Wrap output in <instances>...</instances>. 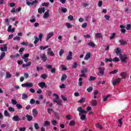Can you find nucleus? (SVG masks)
Returning <instances> with one entry per match:
<instances>
[{"mask_svg": "<svg viewBox=\"0 0 131 131\" xmlns=\"http://www.w3.org/2000/svg\"><path fill=\"white\" fill-rule=\"evenodd\" d=\"M31 65V62H29L26 64H23V67L25 68L26 67H28L30 66Z\"/></svg>", "mask_w": 131, "mask_h": 131, "instance_id": "37", "label": "nucleus"}, {"mask_svg": "<svg viewBox=\"0 0 131 131\" xmlns=\"http://www.w3.org/2000/svg\"><path fill=\"white\" fill-rule=\"evenodd\" d=\"M26 118H27L28 121H31L32 119H33V117L32 116H30L28 114L26 115Z\"/></svg>", "mask_w": 131, "mask_h": 131, "instance_id": "18", "label": "nucleus"}, {"mask_svg": "<svg viewBox=\"0 0 131 131\" xmlns=\"http://www.w3.org/2000/svg\"><path fill=\"white\" fill-rule=\"evenodd\" d=\"M67 78V75L66 74H63L61 78V81H65Z\"/></svg>", "mask_w": 131, "mask_h": 131, "instance_id": "21", "label": "nucleus"}, {"mask_svg": "<svg viewBox=\"0 0 131 131\" xmlns=\"http://www.w3.org/2000/svg\"><path fill=\"white\" fill-rule=\"evenodd\" d=\"M34 126L35 129H38L39 128V125H38V124L37 123H35L34 124Z\"/></svg>", "mask_w": 131, "mask_h": 131, "instance_id": "42", "label": "nucleus"}, {"mask_svg": "<svg viewBox=\"0 0 131 131\" xmlns=\"http://www.w3.org/2000/svg\"><path fill=\"white\" fill-rule=\"evenodd\" d=\"M2 47L1 48V51L2 52H7L8 51V47H7V44H4L2 45Z\"/></svg>", "mask_w": 131, "mask_h": 131, "instance_id": "9", "label": "nucleus"}, {"mask_svg": "<svg viewBox=\"0 0 131 131\" xmlns=\"http://www.w3.org/2000/svg\"><path fill=\"white\" fill-rule=\"evenodd\" d=\"M50 124H51V122L50 121H45L43 122V125L44 126H49L50 125Z\"/></svg>", "mask_w": 131, "mask_h": 131, "instance_id": "27", "label": "nucleus"}, {"mask_svg": "<svg viewBox=\"0 0 131 131\" xmlns=\"http://www.w3.org/2000/svg\"><path fill=\"white\" fill-rule=\"evenodd\" d=\"M77 110V111L80 112L81 114H86L88 113V112H86V111L83 110L82 107L81 106L78 107Z\"/></svg>", "mask_w": 131, "mask_h": 131, "instance_id": "8", "label": "nucleus"}, {"mask_svg": "<svg viewBox=\"0 0 131 131\" xmlns=\"http://www.w3.org/2000/svg\"><path fill=\"white\" fill-rule=\"evenodd\" d=\"M38 85H39L41 89H43V88H46V89H47V85L45 82H41L38 83Z\"/></svg>", "mask_w": 131, "mask_h": 131, "instance_id": "10", "label": "nucleus"}, {"mask_svg": "<svg viewBox=\"0 0 131 131\" xmlns=\"http://www.w3.org/2000/svg\"><path fill=\"white\" fill-rule=\"evenodd\" d=\"M113 62H119L120 61V59L118 58V57H115L113 59Z\"/></svg>", "mask_w": 131, "mask_h": 131, "instance_id": "49", "label": "nucleus"}, {"mask_svg": "<svg viewBox=\"0 0 131 131\" xmlns=\"http://www.w3.org/2000/svg\"><path fill=\"white\" fill-rule=\"evenodd\" d=\"M72 68H74V69H76V68H77V62H74L72 66Z\"/></svg>", "mask_w": 131, "mask_h": 131, "instance_id": "46", "label": "nucleus"}, {"mask_svg": "<svg viewBox=\"0 0 131 131\" xmlns=\"http://www.w3.org/2000/svg\"><path fill=\"white\" fill-rule=\"evenodd\" d=\"M98 70L99 72L97 73V75H99V76H102L105 74V70L104 69V68L99 67Z\"/></svg>", "mask_w": 131, "mask_h": 131, "instance_id": "5", "label": "nucleus"}, {"mask_svg": "<svg viewBox=\"0 0 131 131\" xmlns=\"http://www.w3.org/2000/svg\"><path fill=\"white\" fill-rule=\"evenodd\" d=\"M53 96H55L56 98V99L53 100V102H54V103H57V105H61L62 103V101H61V100H59V96L56 94L55 93L53 94Z\"/></svg>", "mask_w": 131, "mask_h": 131, "instance_id": "2", "label": "nucleus"}, {"mask_svg": "<svg viewBox=\"0 0 131 131\" xmlns=\"http://www.w3.org/2000/svg\"><path fill=\"white\" fill-rule=\"evenodd\" d=\"M78 86H82V78H79Z\"/></svg>", "mask_w": 131, "mask_h": 131, "instance_id": "31", "label": "nucleus"}, {"mask_svg": "<svg viewBox=\"0 0 131 131\" xmlns=\"http://www.w3.org/2000/svg\"><path fill=\"white\" fill-rule=\"evenodd\" d=\"M61 98L63 100V101H65L66 102H67L68 99H67V98L65 97V96L61 95Z\"/></svg>", "mask_w": 131, "mask_h": 131, "instance_id": "51", "label": "nucleus"}, {"mask_svg": "<svg viewBox=\"0 0 131 131\" xmlns=\"http://www.w3.org/2000/svg\"><path fill=\"white\" fill-rule=\"evenodd\" d=\"M91 58V53H87L84 57V60H89Z\"/></svg>", "mask_w": 131, "mask_h": 131, "instance_id": "26", "label": "nucleus"}, {"mask_svg": "<svg viewBox=\"0 0 131 131\" xmlns=\"http://www.w3.org/2000/svg\"><path fill=\"white\" fill-rule=\"evenodd\" d=\"M27 99H28V95L27 94H23L22 95V99L26 100Z\"/></svg>", "mask_w": 131, "mask_h": 131, "instance_id": "38", "label": "nucleus"}, {"mask_svg": "<svg viewBox=\"0 0 131 131\" xmlns=\"http://www.w3.org/2000/svg\"><path fill=\"white\" fill-rule=\"evenodd\" d=\"M72 52L69 51V55L67 56V60L70 61L71 60H72Z\"/></svg>", "mask_w": 131, "mask_h": 131, "instance_id": "16", "label": "nucleus"}, {"mask_svg": "<svg viewBox=\"0 0 131 131\" xmlns=\"http://www.w3.org/2000/svg\"><path fill=\"white\" fill-rule=\"evenodd\" d=\"M86 72H88V69H83L81 71V73H84L85 74V73H86Z\"/></svg>", "mask_w": 131, "mask_h": 131, "instance_id": "54", "label": "nucleus"}, {"mask_svg": "<svg viewBox=\"0 0 131 131\" xmlns=\"http://www.w3.org/2000/svg\"><path fill=\"white\" fill-rule=\"evenodd\" d=\"M4 57H6V52H3L1 53V55L0 56V61H2V60L4 59Z\"/></svg>", "mask_w": 131, "mask_h": 131, "instance_id": "25", "label": "nucleus"}, {"mask_svg": "<svg viewBox=\"0 0 131 131\" xmlns=\"http://www.w3.org/2000/svg\"><path fill=\"white\" fill-rule=\"evenodd\" d=\"M25 50V48H20L19 50V53L20 55H22V53H23V52H24V50Z\"/></svg>", "mask_w": 131, "mask_h": 131, "instance_id": "57", "label": "nucleus"}, {"mask_svg": "<svg viewBox=\"0 0 131 131\" xmlns=\"http://www.w3.org/2000/svg\"><path fill=\"white\" fill-rule=\"evenodd\" d=\"M38 38L40 40V41H41V39H42V37H43V34L40 33L38 36Z\"/></svg>", "mask_w": 131, "mask_h": 131, "instance_id": "55", "label": "nucleus"}, {"mask_svg": "<svg viewBox=\"0 0 131 131\" xmlns=\"http://www.w3.org/2000/svg\"><path fill=\"white\" fill-rule=\"evenodd\" d=\"M85 117H86V116L85 115L82 114L80 116L81 120H84V119H85Z\"/></svg>", "mask_w": 131, "mask_h": 131, "instance_id": "43", "label": "nucleus"}, {"mask_svg": "<svg viewBox=\"0 0 131 131\" xmlns=\"http://www.w3.org/2000/svg\"><path fill=\"white\" fill-rule=\"evenodd\" d=\"M34 38H35V41H34V45H36V43H37L38 41H40V40L39 39L38 37H37V36H34Z\"/></svg>", "mask_w": 131, "mask_h": 131, "instance_id": "24", "label": "nucleus"}, {"mask_svg": "<svg viewBox=\"0 0 131 131\" xmlns=\"http://www.w3.org/2000/svg\"><path fill=\"white\" fill-rule=\"evenodd\" d=\"M68 20H70V21H73V19H74L73 16L72 15L69 16L68 17Z\"/></svg>", "mask_w": 131, "mask_h": 131, "instance_id": "61", "label": "nucleus"}, {"mask_svg": "<svg viewBox=\"0 0 131 131\" xmlns=\"http://www.w3.org/2000/svg\"><path fill=\"white\" fill-rule=\"evenodd\" d=\"M45 67L47 68V69H51V73H56V69L53 68V66L50 64H45Z\"/></svg>", "mask_w": 131, "mask_h": 131, "instance_id": "4", "label": "nucleus"}, {"mask_svg": "<svg viewBox=\"0 0 131 131\" xmlns=\"http://www.w3.org/2000/svg\"><path fill=\"white\" fill-rule=\"evenodd\" d=\"M33 86V85L32 84V83L30 82V83H25L24 84H21V86L22 88H32V86Z\"/></svg>", "mask_w": 131, "mask_h": 131, "instance_id": "7", "label": "nucleus"}, {"mask_svg": "<svg viewBox=\"0 0 131 131\" xmlns=\"http://www.w3.org/2000/svg\"><path fill=\"white\" fill-rule=\"evenodd\" d=\"M85 102V98H84L83 97H81V98L78 100V103H84Z\"/></svg>", "mask_w": 131, "mask_h": 131, "instance_id": "28", "label": "nucleus"}, {"mask_svg": "<svg viewBox=\"0 0 131 131\" xmlns=\"http://www.w3.org/2000/svg\"><path fill=\"white\" fill-rule=\"evenodd\" d=\"M26 4V5H27V6H29V7H31V6H34V8H36V5L38 4V1L37 0H35V1H32L31 2L29 1H27Z\"/></svg>", "mask_w": 131, "mask_h": 131, "instance_id": "1", "label": "nucleus"}, {"mask_svg": "<svg viewBox=\"0 0 131 131\" xmlns=\"http://www.w3.org/2000/svg\"><path fill=\"white\" fill-rule=\"evenodd\" d=\"M32 113H33V115L34 116V117H35V116H36V115H37V114H38V112H37V111L36 109H33L32 110Z\"/></svg>", "mask_w": 131, "mask_h": 131, "instance_id": "22", "label": "nucleus"}, {"mask_svg": "<svg viewBox=\"0 0 131 131\" xmlns=\"http://www.w3.org/2000/svg\"><path fill=\"white\" fill-rule=\"evenodd\" d=\"M120 81H121V79L119 78L116 79L115 80L113 81V85H114V86L117 85V84L120 83Z\"/></svg>", "mask_w": 131, "mask_h": 131, "instance_id": "6", "label": "nucleus"}, {"mask_svg": "<svg viewBox=\"0 0 131 131\" xmlns=\"http://www.w3.org/2000/svg\"><path fill=\"white\" fill-rule=\"evenodd\" d=\"M63 54H64V50L61 49L59 51V56H60V57H62Z\"/></svg>", "mask_w": 131, "mask_h": 131, "instance_id": "59", "label": "nucleus"}, {"mask_svg": "<svg viewBox=\"0 0 131 131\" xmlns=\"http://www.w3.org/2000/svg\"><path fill=\"white\" fill-rule=\"evenodd\" d=\"M30 104L31 105L35 104V100L34 99H31L30 101Z\"/></svg>", "mask_w": 131, "mask_h": 131, "instance_id": "47", "label": "nucleus"}, {"mask_svg": "<svg viewBox=\"0 0 131 131\" xmlns=\"http://www.w3.org/2000/svg\"><path fill=\"white\" fill-rule=\"evenodd\" d=\"M115 35H116V33H113L112 35H111L110 39H113V38L115 37Z\"/></svg>", "mask_w": 131, "mask_h": 131, "instance_id": "58", "label": "nucleus"}, {"mask_svg": "<svg viewBox=\"0 0 131 131\" xmlns=\"http://www.w3.org/2000/svg\"><path fill=\"white\" fill-rule=\"evenodd\" d=\"M4 115L5 116L8 117H10V114H9V113L8 112V111L5 110L4 111Z\"/></svg>", "mask_w": 131, "mask_h": 131, "instance_id": "39", "label": "nucleus"}, {"mask_svg": "<svg viewBox=\"0 0 131 131\" xmlns=\"http://www.w3.org/2000/svg\"><path fill=\"white\" fill-rule=\"evenodd\" d=\"M93 90H94V88H93V86H90L87 89L86 91L88 93H92V92L93 91Z\"/></svg>", "mask_w": 131, "mask_h": 131, "instance_id": "32", "label": "nucleus"}, {"mask_svg": "<svg viewBox=\"0 0 131 131\" xmlns=\"http://www.w3.org/2000/svg\"><path fill=\"white\" fill-rule=\"evenodd\" d=\"M48 48H49V46H45V47H43V46H39V49H40V50H46V49H48Z\"/></svg>", "mask_w": 131, "mask_h": 131, "instance_id": "40", "label": "nucleus"}, {"mask_svg": "<svg viewBox=\"0 0 131 131\" xmlns=\"http://www.w3.org/2000/svg\"><path fill=\"white\" fill-rule=\"evenodd\" d=\"M28 57H29V53H27L24 55V56L21 57L22 59H26L27 58H28Z\"/></svg>", "mask_w": 131, "mask_h": 131, "instance_id": "45", "label": "nucleus"}, {"mask_svg": "<svg viewBox=\"0 0 131 131\" xmlns=\"http://www.w3.org/2000/svg\"><path fill=\"white\" fill-rule=\"evenodd\" d=\"M7 31H8V32H12V33H13V32H15V28L12 29V25H10L8 27Z\"/></svg>", "mask_w": 131, "mask_h": 131, "instance_id": "13", "label": "nucleus"}, {"mask_svg": "<svg viewBox=\"0 0 131 131\" xmlns=\"http://www.w3.org/2000/svg\"><path fill=\"white\" fill-rule=\"evenodd\" d=\"M6 78H11L12 77V75L10 73V72H7L6 73Z\"/></svg>", "mask_w": 131, "mask_h": 131, "instance_id": "36", "label": "nucleus"}, {"mask_svg": "<svg viewBox=\"0 0 131 131\" xmlns=\"http://www.w3.org/2000/svg\"><path fill=\"white\" fill-rule=\"evenodd\" d=\"M121 76L122 78H125V77H126V75H125V72L121 73Z\"/></svg>", "mask_w": 131, "mask_h": 131, "instance_id": "53", "label": "nucleus"}, {"mask_svg": "<svg viewBox=\"0 0 131 131\" xmlns=\"http://www.w3.org/2000/svg\"><path fill=\"white\" fill-rule=\"evenodd\" d=\"M120 58L121 60V61L123 63H126V62H127V61L126 60V59H127V56H126V55L124 54H120Z\"/></svg>", "mask_w": 131, "mask_h": 131, "instance_id": "3", "label": "nucleus"}, {"mask_svg": "<svg viewBox=\"0 0 131 131\" xmlns=\"http://www.w3.org/2000/svg\"><path fill=\"white\" fill-rule=\"evenodd\" d=\"M131 25L130 24H127L126 29L127 30H130Z\"/></svg>", "mask_w": 131, "mask_h": 131, "instance_id": "62", "label": "nucleus"}, {"mask_svg": "<svg viewBox=\"0 0 131 131\" xmlns=\"http://www.w3.org/2000/svg\"><path fill=\"white\" fill-rule=\"evenodd\" d=\"M42 61H43V62H46L47 60H48V57L47 56H46L45 54H43L42 56L40 57Z\"/></svg>", "mask_w": 131, "mask_h": 131, "instance_id": "20", "label": "nucleus"}, {"mask_svg": "<svg viewBox=\"0 0 131 131\" xmlns=\"http://www.w3.org/2000/svg\"><path fill=\"white\" fill-rule=\"evenodd\" d=\"M61 70H62V71H66V70H67V68H66V66H65V65H63V64H62V65H61Z\"/></svg>", "mask_w": 131, "mask_h": 131, "instance_id": "50", "label": "nucleus"}, {"mask_svg": "<svg viewBox=\"0 0 131 131\" xmlns=\"http://www.w3.org/2000/svg\"><path fill=\"white\" fill-rule=\"evenodd\" d=\"M116 54L117 56H120L121 55V49L119 48H117L116 50Z\"/></svg>", "mask_w": 131, "mask_h": 131, "instance_id": "19", "label": "nucleus"}, {"mask_svg": "<svg viewBox=\"0 0 131 131\" xmlns=\"http://www.w3.org/2000/svg\"><path fill=\"white\" fill-rule=\"evenodd\" d=\"M46 12V8L45 7L39 8L38 9V13L39 14H42V13H45Z\"/></svg>", "mask_w": 131, "mask_h": 131, "instance_id": "15", "label": "nucleus"}, {"mask_svg": "<svg viewBox=\"0 0 131 131\" xmlns=\"http://www.w3.org/2000/svg\"><path fill=\"white\" fill-rule=\"evenodd\" d=\"M70 125H71L72 126H74V125H75V121H73V120H71L70 122Z\"/></svg>", "mask_w": 131, "mask_h": 131, "instance_id": "56", "label": "nucleus"}, {"mask_svg": "<svg viewBox=\"0 0 131 131\" xmlns=\"http://www.w3.org/2000/svg\"><path fill=\"white\" fill-rule=\"evenodd\" d=\"M96 77H94V76H90V78L88 79V80L89 81H93V80H95L96 79Z\"/></svg>", "mask_w": 131, "mask_h": 131, "instance_id": "41", "label": "nucleus"}, {"mask_svg": "<svg viewBox=\"0 0 131 131\" xmlns=\"http://www.w3.org/2000/svg\"><path fill=\"white\" fill-rule=\"evenodd\" d=\"M88 45L90 47H92V48H95V47H96V45L95 44V43H94V42H89Z\"/></svg>", "mask_w": 131, "mask_h": 131, "instance_id": "34", "label": "nucleus"}, {"mask_svg": "<svg viewBox=\"0 0 131 131\" xmlns=\"http://www.w3.org/2000/svg\"><path fill=\"white\" fill-rule=\"evenodd\" d=\"M8 111H10V112H15V108L14 107H9Z\"/></svg>", "mask_w": 131, "mask_h": 131, "instance_id": "48", "label": "nucleus"}, {"mask_svg": "<svg viewBox=\"0 0 131 131\" xmlns=\"http://www.w3.org/2000/svg\"><path fill=\"white\" fill-rule=\"evenodd\" d=\"M123 119H122V118H121L119 119V120H118V123H119V126L120 127H121V126H122V124L123 123L122 122V120H123Z\"/></svg>", "mask_w": 131, "mask_h": 131, "instance_id": "29", "label": "nucleus"}, {"mask_svg": "<svg viewBox=\"0 0 131 131\" xmlns=\"http://www.w3.org/2000/svg\"><path fill=\"white\" fill-rule=\"evenodd\" d=\"M95 126L96 128H99V129H102V128H103L102 125H101L99 123L96 124Z\"/></svg>", "mask_w": 131, "mask_h": 131, "instance_id": "30", "label": "nucleus"}, {"mask_svg": "<svg viewBox=\"0 0 131 131\" xmlns=\"http://www.w3.org/2000/svg\"><path fill=\"white\" fill-rule=\"evenodd\" d=\"M49 12H50V10L48 9V11L45 13L43 16V19H47V18L50 17V13H49Z\"/></svg>", "mask_w": 131, "mask_h": 131, "instance_id": "14", "label": "nucleus"}, {"mask_svg": "<svg viewBox=\"0 0 131 131\" xmlns=\"http://www.w3.org/2000/svg\"><path fill=\"white\" fill-rule=\"evenodd\" d=\"M118 72V70H115L113 71H111L109 73V74H116Z\"/></svg>", "mask_w": 131, "mask_h": 131, "instance_id": "35", "label": "nucleus"}, {"mask_svg": "<svg viewBox=\"0 0 131 131\" xmlns=\"http://www.w3.org/2000/svg\"><path fill=\"white\" fill-rule=\"evenodd\" d=\"M52 51V49L51 48H49L48 49V55H50L51 57H54V56H55V53H54V52H53V51Z\"/></svg>", "mask_w": 131, "mask_h": 131, "instance_id": "12", "label": "nucleus"}, {"mask_svg": "<svg viewBox=\"0 0 131 131\" xmlns=\"http://www.w3.org/2000/svg\"><path fill=\"white\" fill-rule=\"evenodd\" d=\"M51 123H52V124L54 126L57 125V121L55 120H52Z\"/></svg>", "mask_w": 131, "mask_h": 131, "instance_id": "60", "label": "nucleus"}, {"mask_svg": "<svg viewBox=\"0 0 131 131\" xmlns=\"http://www.w3.org/2000/svg\"><path fill=\"white\" fill-rule=\"evenodd\" d=\"M41 77L43 79H46V78H48V75L46 74H43L42 75H41Z\"/></svg>", "mask_w": 131, "mask_h": 131, "instance_id": "44", "label": "nucleus"}, {"mask_svg": "<svg viewBox=\"0 0 131 131\" xmlns=\"http://www.w3.org/2000/svg\"><path fill=\"white\" fill-rule=\"evenodd\" d=\"M92 103L93 106H97V101H96V100H92Z\"/></svg>", "mask_w": 131, "mask_h": 131, "instance_id": "63", "label": "nucleus"}, {"mask_svg": "<svg viewBox=\"0 0 131 131\" xmlns=\"http://www.w3.org/2000/svg\"><path fill=\"white\" fill-rule=\"evenodd\" d=\"M95 36L97 38H102L103 35L101 33H98L96 34Z\"/></svg>", "mask_w": 131, "mask_h": 131, "instance_id": "23", "label": "nucleus"}, {"mask_svg": "<svg viewBox=\"0 0 131 131\" xmlns=\"http://www.w3.org/2000/svg\"><path fill=\"white\" fill-rule=\"evenodd\" d=\"M53 35H54V33L53 32H51L49 34H48L46 37V40H49V39H50V38H51V37H52Z\"/></svg>", "mask_w": 131, "mask_h": 131, "instance_id": "17", "label": "nucleus"}, {"mask_svg": "<svg viewBox=\"0 0 131 131\" xmlns=\"http://www.w3.org/2000/svg\"><path fill=\"white\" fill-rule=\"evenodd\" d=\"M67 28H72V25L69 23H66Z\"/></svg>", "mask_w": 131, "mask_h": 131, "instance_id": "52", "label": "nucleus"}, {"mask_svg": "<svg viewBox=\"0 0 131 131\" xmlns=\"http://www.w3.org/2000/svg\"><path fill=\"white\" fill-rule=\"evenodd\" d=\"M119 42H120V43H121V45H127L126 41H125L124 40H120L119 41Z\"/></svg>", "mask_w": 131, "mask_h": 131, "instance_id": "33", "label": "nucleus"}, {"mask_svg": "<svg viewBox=\"0 0 131 131\" xmlns=\"http://www.w3.org/2000/svg\"><path fill=\"white\" fill-rule=\"evenodd\" d=\"M12 120L13 121H20V120H21V119H20V118L19 117V116L18 115H16L14 116L13 118H12Z\"/></svg>", "mask_w": 131, "mask_h": 131, "instance_id": "11", "label": "nucleus"}, {"mask_svg": "<svg viewBox=\"0 0 131 131\" xmlns=\"http://www.w3.org/2000/svg\"><path fill=\"white\" fill-rule=\"evenodd\" d=\"M61 12H62L63 13H66L67 12V8L62 7Z\"/></svg>", "mask_w": 131, "mask_h": 131, "instance_id": "64", "label": "nucleus"}]
</instances>
